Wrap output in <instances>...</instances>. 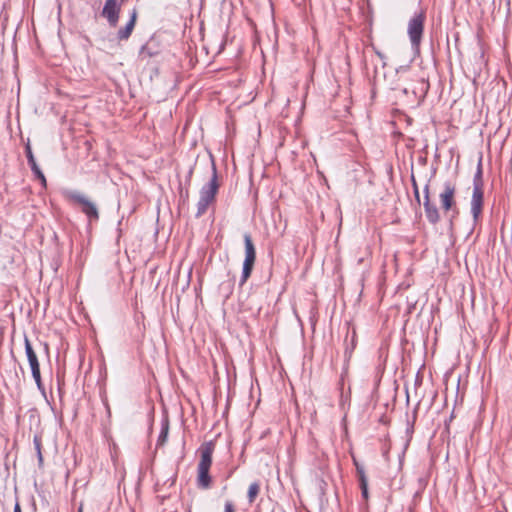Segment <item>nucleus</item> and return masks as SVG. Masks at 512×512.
Instances as JSON below:
<instances>
[{"mask_svg": "<svg viewBox=\"0 0 512 512\" xmlns=\"http://www.w3.org/2000/svg\"><path fill=\"white\" fill-rule=\"evenodd\" d=\"M214 445L212 442H207L199 448L200 461L197 466V485L201 489H208L211 486V477L209 470L212 465V454Z\"/></svg>", "mask_w": 512, "mask_h": 512, "instance_id": "f257e3e1", "label": "nucleus"}, {"mask_svg": "<svg viewBox=\"0 0 512 512\" xmlns=\"http://www.w3.org/2000/svg\"><path fill=\"white\" fill-rule=\"evenodd\" d=\"M218 189L219 183L217 178V169L215 163L212 161V177L200 190L196 217H200L205 214L208 206L215 200Z\"/></svg>", "mask_w": 512, "mask_h": 512, "instance_id": "f03ea898", "label": "nucleus"}, {"mask_svg": "<svg viewBox=\"0 0 512 512\" xmlns=\"http://www.w3.org/2000/svg\"><path fill=\"white\" fill-rule=\"evenodd\" d=\"M62 193L67 201L79 205L81 207V211L90 221H97L99 219V212L96 204L86 195L77 190L70 189H65Z\"/></svg>", "mask_w": 512, "mask_h": 512, "instance_id": "7ed1b4c3", "label": "nucleus"}, {"mask_svg": "<svg viewBox=\"0 0 512 512\" xmlns=\"http://www.w3.org/2000/svg\"><path fill=\"white\" fill-rule=\"evenodd\" d=\"M484 202V191H483V179L482 170L480 165L478 166L477 172L473 178V192L470 202L471 214L473 217L474 224H477L483 209Z\"/></svg>", "mask_w": 512, "mask_h": 512, "instance_id": "20e7f679", "label": "nucleus"}, {"mask_svg": "<svg viewBox=\"0 0 512 512\" xmlns=\"http://www.w3.org/2000/svg\"><path fill=\"white\" fill-rule=\"evenodd\" d=\"M425 19V11L421 10L419 13H415L414 16L408 22L407 33L412 48L416 51L419 50L422 41Z\"/></svg>", "mask_w": 512, "mask_h": 512, "instance_id": "39448f33", "label": "nucleus"}, {"mask_svg": "<svg viewBox=\"0 0 512 512\" xmlns=\"http://www.w3.org/2000/svg\"><path fill=\"white\" fill-rule=\"evenodd\" d=\"M244 244H245V259L243 262L242 275L240 279V286L244 285L247 279L250 277L255 260H256V250L254 244L252 242L250 234H244Z\"/></svg>", "mask_w": 512, "mask_h": 512, "instance_id": "423d86ee", "label": "nucleus"}, {"mask_svg": "<svg viewBox=\"0 0 512 512\" xmlns=\"http://www.w3.org/2000/svg\"><path fill=\"white\" fill-rule=\"evenodd\" d=\"M455 193V185L449 181H446L443 184V189L439 194L440 205L444 212L447 213L451 210H453L456 213L458 212L455 201Z\"/></svg>", "mask_w": 512, "mask_h": 512, "instance_id": "0eeeda50", "label": "nucleus"}, {"mask_svg": "<svg viewBox=\"0 0 512 512\" xmlns=\"http://www.w3.org/2000/svg\"><path fill=\"white\" fill-rule=\"evenodd\" d=\"M121 10V5L118 3V0H106L103 10L102 16L107 19L109 25L111 27H116L119 21V13Z\"/></svg>", "mask_w": 512, "mask_h": 512, "instance_id": "6e6552de", "label": "nucleus"}, {"mask_svg": "<svg viewBox=\"0 0 512 512\" xmlns=\"http://www.w3.org/2000/svg\"><path fill=\"white\" fill-rule=\"evenodd\" d=\"M423 192H424L423 206H424L426 218L428 219V221L431 224H436L440 220V214H439V211H438L436 205L431 203V201H430L429 185L428 184L425 185Z\"/></svg>", "mask_w": 512, "mask_h": 512, "instance_id": "1a4fd4ad", "label": "nucleus"}, {"mask_svg": "<svg viewBox=\"0 0 512 512\" xmlns=\"http://www.w3.org/2000/svg\"><path fill=\"white\" fill-rule=\"evenodd\" d=\"M137 18V11L135 9L132 10L130 14V20L125 25L124 28H121L117 33V38L119 40H127L130 35L132 34V31L134 29L135 23Z\"/></svg>", "mask_w": 512, "mask_h": 512, "instance_id": "9d476101", "label": "nucleus"}, {"mask_svg": "<svg viewBox=\"0 0 512 512\" xmlns=\"http://www.w3.org/2000/svg\"><path fill=\"white\" fill-rule=\"evenodd\" d=\"M24 343H25V353H26L30 368L39 367L40 365H39L37 355L27 337H25Z\"/></svg>", "mask_w": 512, "mask_h": 512, "instance_id": "9b49d317", "label": "nucleus"}, {"mask_svg": "<svg viewBox=\"0 0 512 512\" xmlns=\"http://www.w3.org/2000/svg\"><path fill=\"white\" fill-rule=\"evenodd\" d=\"M169 433V420L167 418L162 419L161 421V431L157 439L156 447L163 446L167 439Z\"/></svg>", "mask_w": 512, "mask_h": 512, "instance_id": "f8f14e48", "label": "nucleus"}, {"mask_svg": "<svg viewBox=\"0 0 512 512\" xmlns=\"http://www.w3.org/2000/svg\"><path fill=\"white\" fill-rule=\"evenodd\" d=\"M260 492V485L258 482H253L250 484L249 488H248V492H247V498H248V502L250 504H252L256 497L258 496Z\"/></svg>", "mask_w": 512, "mask_h": 512, "instance_id": "ddd939ff", "label": "nucleus"}, {"mask_svg": "<svg viewBox=\"0 0 512 512\" xmlns=\"http://www.w3.org/2000/svg\"><path fill=\"white\" fill-rule=\"evenodd\" d=\"M25 153H26V157H27L28 164H29L30 168L33 167V166L38 165L36 163V160H35V157L33 155V152H32V149H31V145H30L29 142L25 146Z\"/></svg>", "mask_w": 512, "mask_h": 512, "instance_id": "4468645a", "label": "nucleus"}, {"mask_svg": "<svg viewBox=\"0 0 512 512\" xmlns=\"http://www.w3.org/2000/svg\"><path fill=\"white\" fill-rule=\"evenodd\" d=\"M33 379L35 380V383L39 390H44L42 381H41V373H40V366L36 368H31Z\"/></svg>", "mask_w": 512, "mask_h": 512, "instance_id": "2eb2a0df", "label": "nucleus"}, {"mask_svg": "<svg viewBox=\"0 0 512 512\" xmlns=\"http://www.w3.org/2000/svg\"><path fill=\"white\" fill-rule=\"evenodd\" d=\"M31 170L34 173V175L36 176V178H38L41 181L42 185L46 186V178H45L43 172L41 171V169L39 168V166L38 165L33 166V167H31Z\"/></svg>", "mask_w": 512, "mask_h": 512, "instance_id": "dca6fc26", "label": "nucleus"}, {"mask_svg": "<svg viewBox=\"0 0 512 512\" xmlns=\"http://www.w3.org/2000/svg\"><path fill=\"white\" fill-rule=\"evenodd\" d=\"M224 512H236L235 506L232 501L227 500L224 504Z\"/></svg>", "mask_w": 512, "mask_h": 512, "instance_id": "f3484780", "label": "nucleus"}, {"mask_svg": "<svg viewBox=\"0 0 512 512\" xmlns=\"http://www.w3.org/2000/svg\"><path fill=\"white\" fill-rule=\"evenodd\" d=\"M360 488H361V491H362V496L367 499L368 498V482L367 481H362V484H360Z\"/></svg>", "mask_w": 512, "mask_h": 512, "instance_id": "a211bd4d", "label": "nucleus"}, {"mask_svg": "<svg viewBox=\"0 0 512 512\" xmlns=\"http://www.w3.org/2000/svg\"><path fill=\"white\" fill-rule=\"evenodd\" d=\"M357 474H358V477H359V482L360 484H362V481H367V478H366V475H365V471L362 467H359L357 466Z\"/></svg>", "mask_w": 512, "mask_h": 512, "instance_id": "6ab92c4d", "label": "nucleus"}, {"mask_svg": "<svg viewBox=\"0 0 512 512\" xmlns=\"http://www.w3.org/2000/svg\"><path fill=\"white\" fill-rule=\"evenodd\" d=\"M34 444H35V447H36L37 452H38L39 461L41 462L42 461V454H41V450H40L41 442H40V439L38 437H34Z\"/></svg>", "mask_w": 512, "mask_h": 512, "instance_id": "aec40b11", "label": "nucleus"}, {"mask_svg": "<svg viewBox=\"0 0 512 512\" xmlns=\"http://www.w3.org/2000/svg\"><path fill=\"white\" fill-rule=\"evenodd\" d=\"M354 338H355V333H353L351 347H346L345 355H346L347 357H350V356H351L352 351H353V350H354V348H355Z\"/></svg>", "mask_w": 512, "mask_h": 512, "instance_id": "412c9836", "label": "nucleus"}, {"mask_svg": "<svg viewBox=\"0 0 512 512\" xmlns=\"http://www.w3.org/2000/svg\"><path fill=\"white\" fill-rule=\"evenodd\" d=\"M413 187H414L415 198L419 202V200H420V198H419V191H418V187H417L416 182H415L414 179H413Z\"/></svg>", "mask_w": 512, "mask_h": 512, "instance_id": "4be33fe9", "label": "nucleus"}, {"mask_svg": "<svg viewBox=\"0 0 512 512\" xmlns=\"http://www.w3.org/2000/svg\"><path fill=\"white\" fill-rule=\"evenodd\" d=\"M375 52H376L377 56H378L382 61H384V59H385L384 54H383V53H381V52H380V51H378V50H376ZM385 65H386V63H385V62H383V66H385Z\"/></svg>", "mask_w": 512, "mask_h": 512, "instance_id": "5701e85b", "label": "nucleus"}, {"mask_svg": "<svg viewBox=\"0 0 512 512\" xmlns=\"http://www.w3.org/2000/svg\"><path fill=\"white\" fill-rule=\"evenodd\" d=\"M13 512H22L19 502H16Z\"/></svg>", "mask_w": 512, "mask_h": 512, "instance_id": "b1692460", "label": "nucleus"}, {"mask_svg": "<svg viewBox=\"0 0 512 512\" xmlns=\"http://www.w3.org/2000/svg\"><path fill=\"white\" fill-rule=\"evenodd\" d=\"M79 512H82V509H79Z\"/></svg>", "mask_w": 512, "mask_h": 512, "instance_id": "393cba45", "label": "nucleus"}]
</instances>
